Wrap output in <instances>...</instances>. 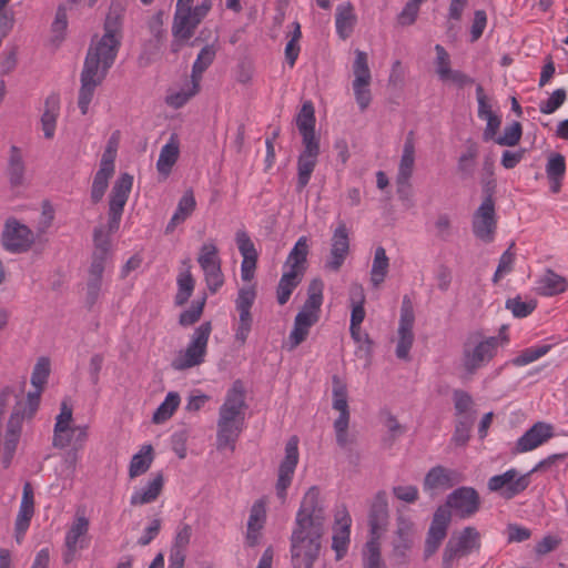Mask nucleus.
Instances as JSON below:
<instances>
[{"instance_id": "f257e3e1", "label": "nucleus", "mask_w": 568, "mask_h": 568, "mask_svg": "<svg viewBox=\"0 0 568 568\" xmlns=\"http://www.w3.org/2000/svg\"><path fill=\"white\" fill-rule=\"evenodd\" d=\"M124 7L112 1L104 21V34L91 40L81 72L78 105L81 113H88L95 88L105 79L121 47Z\"/></svg>"}, {"instance_id": "f03ea898", "label": "nucleus", "mask_w": 568, "mask_h": 568, "mask_svg": "<svg viewBox=\"0 0 568 568\" xmlns=\"http://www.w3.org/2000/svg\"><path fill=\"white\" fill-rule=\"evenodd\" d=\"M325 519V511L320 503V490L312 486L301 501L291 536L294 568H313L320 556Z\"/></svg>"}, {"instance_id": "7ed1b4c3", "label": "nucleus", "mask_w": 568, "mask_h": 568, "mask_svg": "<svg viewBox=\"0 0 568 568\" xmlns=\"http://www.w3.org/2000/svg\"><path fill=\"white\" fill-rule=\"evenodd\" d=\"M245 408L243 384L241 381H235L219 410L217 449H224L227 446L234 449V444L242 432Z\"/></svg>"}, {"instance_id": "20e7f679", "label": "nucleus", "mask_w": 568, "mask_h": 568, "mask_svg": "<svg viewBox=\"0 0 568 568\" xmlns=\"http://www.w3.org/2000/svg\"><path fill=\"white\" fill-rule=\"evenodd\" d=\"M387 494L379 490L374 496L368 514L371 539L366 542L367 554L364 557L363 568H387L382 558L378 539L388 525Z\"/></svg>"}, {"instance_id": "39448f33", "label": "nucleus", "mask_w": 568, "mask_h": 568, "mask_svg": "<svg viewBox=\"0 0 568 568\" xmlns=\"http://www.w3.org/2000/svg\"><path fill=\"white\" fill-rule=\"evenodd\" d=\"M211 332L212 323L210 321L203 322L199 327H196L185 351L180 352L172 361V368L175 371H185L201 365L206 355L207 342Z\"/></svg>"}, {"instance_id": "423d86ee", "label": "nucleus", "mask_w": 568, "mask_h": 568, "mask_svg": "<svg viewBox=\"0 0 568 568\" xmlns=\"http://www.w3.org/2000/svg\"><path fill=\"white\" fill-rule=\"evenodd\" d=\"M497 346V337L479 339L478 336H470L464 344L463 366L473 375L477 369L488 363Z\"/></svg>"}, {"instance_id": "0eeeda50", "label": "nucleus", "mask_w": 568, "mask_h": 568, "mask_svg": "<svg viewBox=\"0 0 568 568\" xmlns=\"http://www.w3.org/2000/svg\"><path fill=\"white\" fill-rule=\"evenodd\" d=\"M133 185V176L129 173H122L114 182L110 197L108 211V233H115L121 223L124 206L129 199Z\"/></svg>"}, {"instance_id": "6e6552de", "label": "nucleus", "mask_w": 568, "mask_h": 568, "mask_svg": "<svg viewBox=\"0 0 568 568\" xmlns=\"http://www.w3.org/2000/svg\"><path fill=\"white\" fill-rule=\"evenodd\" d=\"M490 184L491 181L486 183L485 199L473 216V232L485 243L493 242L495 235V201Z\"/></svg>"}, {"instance_id": "1a4fd4ad", "label": "nucleus", "mask_w": 568, "mask_h": 568, "mask_svg": "<svg viewBox=\"0 0 568 568\" xmlns=\"http://www.w3.org/2000/svg\"><path fill=\"white\" fill-rule=\"evenodd\" d=\"M298 463V438L292 436L285 445V456L280 464L275 485L276 496L282 503L286 500L287 488L291 486Z\"/></svg>"}, {"instance_id": "9d476101", "label": "nucleus", "mask_w": 568, "mask_h": 568, "mask_svg": "<svg viewBox=\"0 0 568 568\" xmlns=\"http://www.w3.org/2000/svg\"><path fill=\"white\" fill-rule=\"evenodd\" d=\"M1 242L8 252L23 253L34 243V235L27 225L11 217L4 223Z\"/></svg>"}, {"instance_id": "9b49d317", "label": "nucleus", "mask_w": 568, "mask_h": 568, "mask_svg": "<svg viewBox=\"0 0 568 568\" xmlns=\"http://www.w3.org/2000/svg\"><path fill=\"white\" fill-rule=\"evenodd\" d=\"M415 314L413 304L408 296H404L400 307L399 325L397 329L398 341L396 346V356L403 361H409V351L414 343L413 326Z\"/></svg>"}, {"instance_id": "f8f14e48", "label": "nucleus", "mask_w": 568, "mask_h": 568, "mask_svg": "<svg viewBox=\"0 0 568 568\" xmlns=\"http://www.w3.org/2000/svg\"><path fill=\"white\" fill-rule=\"evenodd\" d=\"M442 507L450 513L454 510L460 518H468L479 510L480 497L475 488L463 486L453 490Z\"/></svg>"}, {"instance_id": "ddd939ff", "label": "nucleus", "mask_w": 568, "mask_h": 568, "mask_svg": "<svg viewBox=\"0 0 568 568\" xmlns=\"http://www.w3.org/2000/svg\"><path fill=\"white\" fill-rule=\"evenodd\" d=\"M463 480L464 477L459 471L438 465L427 471L423 488L430 496H435L460 484Z\"/></svg>"}, {"instance_id": "4468645a", "label": "nucleus", "mask_w": 568, "mask_h": 568, "mask_svg": "<svg viewBox=\"0 0 568 568\" xmlns=\"http://www.w3.org/2000/svg\"><path fill=\"white\" fill-rule=\"evenodd\" d=\"M452 519V514L446 507H438L433 516L430 527L425 540L424 558L427 560L439 548L442 541L447 536V528Z\"/></svg>"}, {"instance_id": "2eb2a0df", "label": "nucleus", "mask_w": 568, "mask_h": 568, "mask_svg": "<svg viewBox=\"0 0 568 568\" xmlns=\"http://www.w3.org/2000/svg\"><path fill=\"white\" fill-rule=\"evenodd\" d=\"M349 253L348 230L344 222H341L335 229L331 239L329 254L325 261V268L332 272H338L343 266Z\"/></svg>"}, {"instance_id": "dca6fc26", "label": "nucleus", "mask_w": 568, "mask_h": 568, "mask_svg": "<svg viewBox=\"0 0 568 568\" xmlns=\"http://www.w3.org/2000/svg\"><path fill=\"white\" fill-rule=\"evenodd\" d=\"M396 526L390 558L396 565H404L407 561L406 554L413 546L414 524L409 518L398 516Z\"/></svg>"}, {"instance_id": "f3484780", "label": "nucleus", "mask_w": 568, "mask_h": 568, "mask_svg": "<svg viewBox=\"0 0 568 568\" xmlns=\"http://www.w3.org/2000/svg\"><path fill=\"white\" fill-rule=\"evenodd\" d=\"M89 530V519L78 516L65 535L63 562L71 564L75 559L77 551L85 547L84 537Z\"/></svg>"}, {"instance_id": "a211bd4d", "label": "nucleus", "mask_w": 568, "mask_h": 568, "mask_svg": "<svg viewBox=\"0 0 568 568\" xmlns=\"http://www.w3.org/2000/svg\"><path fill=\"white\" fill-rule=\"evenodd\" d=\"M554 436L552 425L545 422L535 423L516 443V452L532 450Z\"/></svg>"}, {"instance_id": "6ab92c4d", "label": "nucleus", "mask_w": 568, "mask_h": 568, "mask_svg": "<svg viewBox=\"0 0 568 568\" xmlns=\"http://www.w3.org/2000/svg\"><path fill=\"white\" fill-rule=\"evenodd\" d=\"M530 484V475L528 473L519 475L511 468L499 475V496L511 499L528 488Z\"/></svg>"}, {"instance_id": "aec40b11", "label": "nucleus", "mask_w": 568, "mask_h": 568, "mask_svg": "<svg viewBox=\"0 0 568 568\" xmlns=\"http://www.w3.org/2000/svg\"><path fill=\"white\" fill-rule=\"evenodd\" d=\"M11 189L26 185L27 165L22 151L17 145H11L6 170Z\"/></svg>"}, {"instance_id": "412c9836", "label": "nucleus", "mask_w": 568, "mask_h": 568, "mask_svg": "<svg viewBox=\"0 0 568 568\" xmlns=\"http://www.w3.org/2000/svg\"><path fill=\"white\" fill-rule=\"evenodd\" d=\"M266 520L265 504L262 500H257L253 504L250 510V517L247 521L246 531V544L248 547H255L260 540V531L264 527Z\"/></svg>"}, {"instance_id": "4be33fe9", "label": "nucleus", "mask_w": 568, "mask_h": 568, "mask_svg": "<svg viewBox=\"0 0 568 568\" xmlns=\"http://www.w3.org/2000/svg\"><path fill=\"white\" fill-rule=\"evenodd\" d=\"M320 320L318 315L306 314V312H298L294 318V326L288 336L290 349L296 348L308 336L310 328L315 325Z\"/></svg>"}, {"instance_id": "5701e85b", "label": "nucleus", "mask_w": 568, "mask_h": 568, "mask_svg": "<svg viewBox=\"0 0 568 568\" xmlns=\"http://www.w3.org/2000/svg\"><path fill=\"white\" fill-rule=\"evenodd\" d=\"M476 95L478 101V116L487 120V128L484 131L483 139L489 141L493 140L497 133V115L493 112L484 88L480 84L476 88Z\"/></svg>"}, {"instance_id": "b1692460", "label": "nucleus", "mask_w": 568, "mask_h": 568, "mask_svg": "<svg viewBox=\"0 0 568 568\" xmlns=\"http://www.w3.org/2000/svg\"><path fill=\"white\" fill-rule=\"evenodd\" d=\"M310 253L308 240L306 236H301L291 250L285 266L288 271H295L298 275L305 274L307 270V255Z\"/></svg>"}, {"instance_id": "393cba45", "label": "nucleus", "mask_w": 568, "mask_h": 568, "mask_svg": "<svg viewBox=\"0 0 568 568\" xmlns=\"http://www.w3.org/2000/svg\"><path fill=\"white\" fill-rule=\"evenodd\" d=\"M193 23V17L191 13V9H175L173 24H172V34L175 39L179 40H190L199 23Z\"/></svg>"}, {"instance_id": "a878e982", "label": "nucleus", "mask_w": 568, "mask_h": 568, "mask_svg": "<svg viewBox=\"0 0 568 568\" xmlns=\"http://www.w3.org/2000/svg\"><path fill=\"white\" fill-rule=\"evenodd\" d=\"M164 485L163 475L158 473L148 485L140 490H136L130 499L132 506H140L150 504L158 499L161 495Z\"/></svg>"}, {"instance_id": "bb28decb", "label": "nucleus", "mask_w": 568, "mask_h": 568, "mask_svg": "<svg viewBox=\"0 0 568 568\" xmlns=\"http://www.w3.org/2000/svg\"><path fill=\"white\" fill-rule=\"evenodd\" d=\"M354 7L351 2H343L336 7L335 24L338 36L345 40L353 32L356 23Z\"/></svg>"}, {"instance_id": "cd10ccee", "label": "nucleus", "mask_w": 568, "mask_h": 568, "mask_svg": "<svg viewBox=\"0 0 568 568\" xmlns=\"http://www.w3.org/2000/svg\"><path fill=\"white\" fill-rule=\"evenodd\" d=\"M59 109V95L54 93L50 94L44 101V111L41 115V125L45 139H52L54 136Z\"/></svg>"}, {"instance_id": "c85d7f7f", "label": "nucleus", "mask_w": 568, "mask_h": 568, "mask_svg": "<svg viewBox=\"0 0 568 568\" xmlns=\"http://www.w3.org/2000/svg\"><path fill=\"white\" fill-rule=\"evenodd\" d=\"M479 534L473 527L464 528L458 535H453L447 544H453V548L460 556H467L475 548L479 547Z\"/></svg>"}, {"instance_id": "c756f323", "label": "nucleus", "mask_w": 568, "mask_h": 568, "mask_svg": "<svg viewBox=\"0 0 568 568\" xmlns=\"http://www.w3.org/2000/svg\"><path fill=\"white\" fill-rule=\"evenodd\" d=\"M72 420V408L67 405V403L61 404V412L57 416V422L53 430V440L52 445L57 448H65L70 444V439H64V434L69 433L72 427H70V422Z\"/></svg>"}, {"instance_id": "7c9ffc66", "label": "nucleus", "mask_w": 568, "mask_h": 568, "mask_svg": "<svg viewBox=\"0 0 568 568\" xmlns=\"http://www.w3.org/2000/svg\"><path fill=\"white\" fill-rule=\"evenodd\" d=\"M195 206L196 202L193 191L187 190L180 199L176 211L165 227V233H172L179 224L183 223L193 213Z\"/></svg>"}, {"instance_id": "2f4dec72", "label": "nucleus", "mask_w": 568, "mask_h": 568, "mask_svg": "<svg viewBox=\"0 0 568 568\" xmlns=\"http://www.w3.org/2000/svg\"><path fill=\"white\" fill-rule=\"evenodd\" d=\"M103 272L104 266H99L98 264L90 265L89 267V276L85 286V306L88 310H92L99 300L102 288Z\"/></svg>"}, {"instance_id": "473e14b6", "label": "nucleus", "mask_w": 568, "mask_h": 568, "mask_svg": "<svg viewBox=\"0 0 568 568\" xmlns=\"http://www.w3.org/2000/svg\"><path fill=\"white\" fill-rule=\"evenodd\" d=\"M415 165V138L414 131H409L406 135L403 146V154L398 165L397 178L400 180L410 179Z\"/></svg>"}, {"instance_id": "72a5a7b5", "label": "nucleus", "mask_w": 568, "mask_h": 568, "mask_svg": "<svg viewBox=\"0 0 568 568\" xmlns=\"http://www.w3.org/2000/svg\"><path fill=\"white\" fill-rule=\"evenodd\" d=\"M216 57V48L214 44L204 45L197 54L192 67V83L194 88H200L202 74L209 69Z\"/></svg>"}, {"instance_id": "f704fd0d", "label": "nucleus", "mask_w": 568, "mask_h": 568, "mask_svg": "<svg viewBox=\"0 0 568 568\" xmlns=\"http://www.w3.org/2000/svg\"><path fill=\"white\" fill-rule=\"evenodd\" d=\"M94 251L92 253V261L90 265L98 264L105 267V261L110 253L111 240L109 234L104 232L102 226H98L93 231Z\"/></svg>"}, {"instance_id": "c9c22d12", "label": "nucleus", "mask_w": 568, "mask_h": 568, "mask_svg": "<svg viewBox=\"0 0 568 568\" xmlns=\"http://www.w3.org/2000/svg\"><path fill=\"white\" fill-rule=\"evenodd\" d=\"M567 281L552 270L547 268L538 281V290L541 295L552 296L565 292Z\"/></svg>"}, {"instance_id": "e433bc0d", "label": "nucleus", "mask_w": 568, "mask_h": 568, "mask_svg": "<svg viewBox=\"0 0 568 568\" xmlns=\"http://www.w3.org/2000/svg\"><path fill=\"white\" fill-rule=\"evenodd\" d=\"M349 420L334 422V430L337 445L347 452L351 463H357L359 454L353 452L352 445L356 443V436L348 433Z\"/></svg>"}, {"instance_id": "4c0bfd02", "label": "nucleus", "mask_w": 568, "mask_h": 568, "mask_svg": "<svg viewBox=\"0 0 568 568\" xmlns=\"http://www.w3.org/2000/svg\"><path fill=\"white\" fill-rule=\"evenodd\" d=\"M303 277L295 271H287L282 274L276 287V300L280 305L288 302L293 291L300 285Z\"/></svg>"}, {"instance_id": "58836bf2", "label": "nucleus", "mask_w": 568, "mask_h": 568, "mask_svg": "<svg viewBox=\"0 0 568 568\" xmlns=\"http://www.w3.org/2000/svg\"><path fill=\"white\" fill-rule=\"evenodd\" d=\"M153 462V447L151 445H144L139 453L133 455L130 466L129 476L130 478H136L145 474Z\"/></svg>"}, {"instance_id": "ea45409f", "label": "nucleus", "mask_w": 568, "mask_h": 568, "mask_svg": "<svg viewBox=\"0 0 568 568\" xmlns=\"http://www.w3.org/2000/svg\"><path fill=\"white\" fill-rule=\"evenodd\" d=\"M179 144L174 141V138H171V141L166 143L160 152L156 169L160 174L168 176L172 170V166L175 164L179 158Z\"/></svg>"}, {"instance_id": "a19ab883", "label": "nucleus", "mask_w": 568, "mask_h": 568, "mask_svg": "<svg viewBox=\"0 0 568 568\" xmlns=\"http://www.w3.org/2000/svg\"><path fill=\"white\" fill-rule=\"evenodd\" d=\"M388 267L389 258L386 255V251L383 246H378L375 250V255L371 270V282L373 286L378 287L385 281Z\"/></svg>"}, {"instance_id": "79ce46f5", "label": "nucleus", "mask_w": 568, "mask_h": 568, "mask_svg": "<svg viewBox=\"0 0 568 568\" xmlns=\"http://www.w3.org/2000/svg\"><path fill=\"white\" fill-rule=\"evenodd\" d=\"M351 302H352V313H351V325L357 326L361 325L365 318V295L364 290L361 285L354 284L351 288Z\"/></svg>"}, {"instance_id": "37998d69", "label": "nucleus", "mask_w": 568, "mask_h": 568, "mask_svg": "<svg viewBox=\"0 0 568 568\" xmlns=\"http://www.w3.org/2000/svg\"><path fill=\"white\" fill-rule=\"evenodd\" d=\"M317 164V158L300 154L297 159L296 191L301 193L308 184L312 173Z\"/></svg>"}, {"instance_id": "c03bdc74", "label": "nucleus", "mask_w": 568, "mask_h": 568, "mask_svg": "<svg viewBox=\"0 0 568 568\" xmlns=\"http://www.w3.org/2000/svg\"><path fill=\"white\" fill-rule=\"evenodd\" d=\"M195 281L190 272V266L186 271L181 272L178 276V293L175 295V305H184L192 296L194 291Z\"/></svg>"}, {"instance_id": "a18cd8bd", "label": "nucleus", "mask_w": 568, "mask_h": 568, "mask_svg": "<svg viewBox=\"0 0 568 568\" xmlns=\"http://www.w3.org/2000/svg\"><path fill=\"white\" fill-rule=\"evenodd\" d=\"M179 405L180 395L176 392H170L164 402L154 412L152 417L153 423L161 424L168 420L174 414Z\"/></svg>"}, {"instance_id": "49530a36", "label": "nucleus", "mask_w": 568, "mask_h": 568, "mask_svg": "<svg viewBox=\"0 0 568 568\" xmlns=\"http://www.w3.org/2000/svg\"><path fill=\"white\" fill-rule=\"evenodd\" d=\"M344 521L341 530L333 536L332 547L336 551V559H342L347 551L349 542L351 517L347 513L342 518Z\"/></svg>"}, {"instance_id": "de8ad7c7", "label": "nucleus", "mask_w": 568, "mask_h": 568, "mask_svg": "<svg viewBox=\"0 0 568 568\" xmlns=\"http://www.w3.org/2000/svg\"><path fill=\"white\" fill-rule=\"evenodd\" d=\"M114 172H110L108 168H100L95 173L91 186V201L97 204L99 203L109 186V179Z\"/></svg>"}, {"instance_id": "09e8293b", "label": "nucleus", "mask_w": 568, "mask_h": 568, "mask_svg": "<svg viewBox=\"0 0 568 568\" xmlns=\"http://www.w3.org/2000/svg\"><path fill=\"white\" fill-rule=\"evenodd\" d=\"M475 419V415L457 416L455 432L452 438L457 446L467 444Z\"/></svg>"}, {"instance_id": "8fccbe9b", "label": "nucleus", "mask_w": 568, "mask_h": 568, "mask_svg": "<svg viewBox=\"0 0 568 568\" xmlns=\"http://www.w3.org/2000/svg\"><path fill=\"white\" fill-rule=\"evenodd\" d=\"M355 61L353 63V72L355 79L353 83L371 84L372 75L368 67L367 54L364 51H355Z\"/></svg>"}, {"instance_id": "3c124183", "label": "nucleus", "mask_w": 568, "mask_h": 568, "mask_svg": "<svg viewBox=\"0 0 568 568\" xmlns=\"http://www.w3.org/2000/svg\"><path fill=\"white\" fill-rule=\"evenodd\" d=\"M315 110L311 101H305L296 116V125L300 133L315 130Z\"/></svg>"}, {"instance_id": "603ef678", "label": "nucleus", "mask_w": 568, "mask_h": 568, "mask_svg": "<svg viewBox=\"0 0 568 568\" xmlns=\"http://www.w3.org/2000/svg\"><path fill=\"white\" fill-rule=\"evenodd\" d=\"M505 307L509 310L515 317L524 318L536 310L537 302L535 300L524 302L520 296H516L514 298H508Z\"/></svg>"}, {"instance_id": "864d4df0", "label": "nucleus", "mask_w": 568, "mask_h": 568, "mask_svg": "<svg viewBox=\"0 0 568 568\" xmlns=\"http://www.w3.org/2000/svg\"><path fill=\"white\" fill-rule=\"evenodd\" d=\"M550 349H551V345H548V344L541 345L538 347H529V348L524 349L520 355L513 358L510 361V363L515 366H524V365L530 364V363L537 361L538 358L542 357Z\"/></svg>"}, {"instance_id": "5fc2aeb1", "label": "nucleus", "mask_w": 568, "mask_h": 568, "mask_svg": "<svg viewBox=\"0 0 568 568\" xmlns=\"http://www.w3.org/2000/svg\"><path fill=\"white\" fill-rule=\"evenodd\" d=\"M236 311L239 312V325L235 331V341L244 345L252 329L253 316L251 310L243 308Z\"/></svg>"}, {"instance_id": "6e6d98bb", "label": "nucleus", "mask_w": 568, "mask_h": 568, "mask_svg": "<svg viewBox=\"0 0 568 568\" xmlns=\"http://www.w3.org/2000/svg\"><path fill=\"white\" fill-rule=\"evenodd\" d=\"M50 375V361L48 357H40L33 367L31 384L36 388L43 389Z\"/></svg>"}, {"instance_id": "4d7b16f0", "label": "nucleus", "mask_w": 568, "mask_h": 568, "mask_svg": "<svg viewBox=\"0 0 568 568\" xmlns=\"http://www.w3.org/2000/svg\"><path fill=\"white\" fill-rule=\"evenodd\" d=\"M454 406L457 416L475 415L476 412L473 409L474 402L471 396L462 389H456L453 393Z\"/></svg>"}, {"instance_id": "13d9d810", "label": "nucleus", "mask_w": 568, "mask_h": 568, "mask_svg": "<svg viewBox=\"0 0 568 568\" xmlns=\"http://www.w3.org/2000/svg\"><path fill=\"white\" fill-rule=\"evenodd\" d=\"M205 302V296L202 297L201 301L193 302L189 310H185L180 314L179 324L183 327H187L199 322L203 314Z\"/></svg>"}, {"instance_id": "bf43d9fd", "label": "nucleus", "mask_w": 568, "mask_h": 568, "mask_svg": "<svg viewBox=\"0 0 568 568\" xmlns=\"http://www.w3.org/2000/svg\"><path fill=\"white\" fill-rule=\"evenodd\" d=\"M523 135V126L520 122L514 121L505 126L504 132L499 135V145L515 146L518 144Z\"/></svg>"}, {"instance_id": "052dcab7", "label": "nucleus", "mask_w": 568, "mask_h": 568, "mask_svg": "<svg viewBox=\"0 0 568 568\" xmlns=\"http://www.w3.org/2000/svg\"><path fill=\"white\" fill-rule=\"evenodd\" d=\"M566 99V90L557 89L551 93V95L546 101L540 102L539 111L544 114H551L565 103Z\"/></svg>"}, {"instance_id": "680f3d73", "label": "nucleus", "mask_w": 568, "mask_h": 568, "mask_svg": "<svg viewBox=\"0 0 568 568\" xmlns=\"http://www.w3.org/2000/svg\"><path fill=\"white\" fill-rule=\"evenodd\" d=\"M478 154V149L475 143H470L467 151L460 155L458 160V171L464 178L470 176L474 171V160Z\"/></svg>"}, {"instance_id": "e2e57ef3", "label": "nucleus", "mask_w": 568, "mask_h": 568, "mask_svg": "<svg viewBox=\"0 0 568 568\" xmlns=\"http://www.w3.org/2000/svg\"><path fill=\"white\" fill-rule=\"evenodd\" d=\"M565 171L566 163L564 155L559 153L551 154L546 166L548 179H562Z\"/></svg>"}, {"instance_id": "0e129e2a", "label": "nucleus", "mask_w": 568, "mask_h": 568, "mask_svg": "<svg viewBox=\"0 0 568 568\" xmlns=\"http://www.w3.org/2000/svg\"><path fill=\"white\" fill-rule=\"evenodd\" d=\"M440 80L444 82L450 81L458 88H464L465 85L474 83V79L469 75L459 70L453 69H443L440 71Z\"/></svg>"}, {"instance_id": "69168bd1", "label": "nucleus", "mask_w": 568, "mask_h": 568, "mask_svg": "<svg viewBox=\"0 0 568 568\" xmlns=\"http://www.w3.org/2000/svg\"><path fill=\"white\" fill-rule=\"evenodd\" d=\"M419 6L420 2L409 0L397 16L398 23L403 27L413 24L417 19Z\"/></svg>"}, {"instance_id": "338daca9", "label": "nucleus", "mask_w": 568, "mask_h": 568, "mask_svg": "<svg viewBox=\"0 0 568 568\" xmlns=\"http://www.w3.org/2000/svg\"><path fill=\"white\" fill-rule=\"evenodd\" d=\"M236 244L240 253L243 256V260L257 258V252L255 250L254 243L244 231H239L236 233Z\"/></svg>"}, {"instance_id": "774afa93", "label": "nucleus", "mask_w": 568, "mask_h": 568, "mask_svg": "<svg viewBox=\"0 0 568 568\" xmlns=\"http://www.w3.org/2000/svg\"><path fill=\"white\" fill-rule=\"evenodd\" d=\"M304 150L301 154L317 158L320 155V139L315 135V130L301 133Z\"/></svg>"}]
</instances>
